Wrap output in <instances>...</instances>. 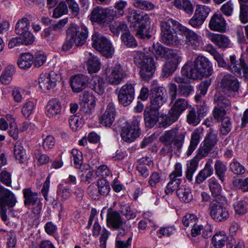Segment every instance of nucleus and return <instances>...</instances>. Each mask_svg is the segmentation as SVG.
<instances>
[{"label":"nucleus","instance_id":"nucleus-33","mask_svg":"<svg viewBox=\"0 0 248 248\" xmlns=\"http://www.w3.org/2000/svg\"><path fill=\"white\" fill-rule=\"evenodd\" d=\"M202 133L201 129H196L191 134L190 145L188 146L186 155H190L196 148L200 141V135Z\"/></svg>","mask_w":248,"mask_h":248},{"label":"nucleus","instance_id":"nucleus-54","mask_svg":"<svg viewBox=\"0 0 248 248\" xmlns=\"http://www.w3.org/2000/svg\"><path fill=\"white\" fill-rule=\"evenodd\" d=\"M133 4L135 7L144 10H152L155 8L153 3L144 0H134Z\"/></svg>","mask_w":248,"mask_h":248},{"label":"nucleus","instance_id":"nucleus-34","mask_svg":"<svg viewBox=\"0 0 248 248\" xmlns=\"http://www.w3.org/2000/svg\"><path fill=\"white\" fill-rule=\"evenodd\" d=\"M173 5L179 10L184 11L189 15H192L194 11V6L190 0H174Z\"/></svg>","mask_w":248,"mask_h":248},{"label":"nucleus","instance_id":"nucleus-64","mask_svg":"<svg viewBox=\"0 0 248 248\" xmlns=\"http://www.w3.org/2000/svg\"><path fill=\"white\" fill-rule=\"evenodd\" d=\"M33 63L34 67H39L42 66L46 62V56L45 53L43 52H37L35 53L33 56Z\"/></svg>","mask_w":248,"mask_h":248},{"label":"nucleus","instance_id":"nucleus-58","mask_svg":"<svg viewBox=\"0 0 248 248\" xmlns=\"http://www.w3.org/2000/svg\"><path fill=\"white\" fill-rule=\"evenodd\" d=\"M127 5V2L125 1L120 0L115 3L114 9H112L114 12V15H112L113 19L114 17H118L122 16L124 14V9Z\"/></svg>","mask_w":248,"mask_h":248},{"label":"nucleus","instance_id":"nucleus-27","mask_svg":"<svg viewBox=\"0 0 248 248\" xmlns=\"http://www.w3.org/2000/svg\"><path fill=\"white\" fill-rule=\"evenodd\" d=\"M88 78L83 75H77L73 77L71 80V86L73 91L79 93L87 86Z\"/></svg>","mask_w":248,"mask_h":248},{"label":"nucleus","instance_id":"nucleus-16","mask_svg":"<svg viewBox=\"0 0 248 248\" xmlns=\"http://www.w3.org/2000/svg\"><path fill=\"white\" fill-rule=\"evenodd\" d=\"M182 165L180 163L176 164L174 170L170 175V181L165 188L166 194H170L175 190H177L180 187L181 180L178 177L182 176Z\"/></svg>","mask_w":248,"mask_h":248},{"label":"nucleus","instance_id":"nucleus-56","mask_svg":"<svg viewBox=\"0 0 248 248\" xmlns=\"http://www.w3.org/2000/svg\"><path fill=\"white\" fill-rule=\"evenodd\" d=\"M220 132L223 135H228L232 129V122L230 117L226 118L220 121Z\"/></svg>","mask_w":248,"mask_h":248},{"label":"nucleus","instance_id":"nucleus-43","mask_svg":"<svg viewBox=\"0 0 248 248\" xmlns=\"http://www.w3.org/2000/svg\"><path fill=\"white\" fill-rule=\"evenodd\" d=\"M92 89L97 94H102L105 91V83L102 78L100 77H94L91 81Z\"/></svg>","mask_w":248,"mask_h":248},{"label":"nucleus","instance_id":"nucleus-36","mask_svg":"<svg viewBox=\"0 0 248 248\" xmlns=\"http://www.w3.org/2000/svg\"><path fill=\"white\" fill-rule=\"evenodd\" d=\"M14 154L16 159L19 163L22 164L26 162L27 156L26 150L20 142L17 141L16 143L14 149Z\"/></svg>","mask_w":248,"mask_h":248},{"label":"nucleus","instance_id":"nucleus-44","mask_svg":"<svg viewBox=\"0 0 248 248\" xmlns=\"http://www.w3.org/2000/svg\"><path fill=\"white\" fill-rule=\"evenodd\" d=\"M215 173L219 179L223 182L225 180V173L227 170L226 165L222 161L217 160L214 165Z\"/></svg>","mask_w":248,"mask_h":248},{"label":"nucleus","instance_id":"nucleus-49","mask_svg":"<svg viewBox=\"0 0 248 248\" xmlns=\"http://www.w3.org/2000/svg\"><path fill=\"white\" fill-rule=\"evenodd\" d=\"M96 186L100 195L107 196L110 191L108 182L104 179H100L97 181Z\"/></svg>","mask_w":248,"mask_h":248},{"label":"nucleus","instance_id":"nucleus-52","mask_svg":"<svg viewBox=\"0 0 248 248\" xmlns=\"http://www.w3.org/2000/svg\"><path fill=\"white\" fill-rule=\"evenodd\" d=\"M109 28L111 31L116 35H119L120 31H122L123 33L128 31L127 30V25L123 22H115L113 24L109 26Z\"/></svg>","mask_w":248,"mask_h":248},{"label":"nucleus","instance_id":"nucleus-28","mask_svg":"<svg viewBox=\"0 0 248 248\" xmlns=\"http://www.w3.org/2000/svg\"><path fill=\"white\" fill-rule=\"evenodd\" d=\"M226 21L220 14H214L209 22L210 29L214 31H224L226 29Z\"/></svg>","mask_w":248,"mask_h":248},{"label":"nucleus","instance_id":"nucleus-63","mask_svg":"<svg viewBox=\"0 0 248 248\" xmlns=\"http://www.w3.org/2000/svg\"><path fill=\"white\" fill-rule=\"evenodd\" d=\"M67 12L68 9L66 4L64 2L62 1L54 9L53 16L55 18H59L62 16L67 14Z\"/></svg>","mask_w":248,"mask_h":248},{"label":"nucleus","instance_id":"nucleus-6","mask_svg":"<svg viewBox=\"0 0 248 248\" xmlns=\"http://www.w3.org/2000/svg\"><path fill=\"white\" fill-rule=\"evenodd\" d=\"M104 74L107 82L112 85H119L127 76L125 71L119 63H116L112 67L107 66L104 70Z\"/></svg>","mask_w":248,"mask_h":248},{"label":"nucleus","instance_id":"nucleus-13","mask_svg":"<svg viewBox=\"0 0 248 248\" xmlns=\"http://www.w3.org/2000/svg\"><path fill=\"white\" fill-rule=\"evenodd\" d=\"M217 131L210 130L205 138L203 144L198 150V157L202 158L206 156L217 144Z\"/></svg>","mask_w":248,"mask_h":248},{"label":"nucleus","instance_id":"nucleus-12","mask_svg":"<svg viewBox=\"0 0 248 248\" xmlns=\"http://www.w3.org/2000/svg\"><path fill=\"white\" fill-rule=\"evenodd\" d=\"M180 34L186 38V43L194 49H198L202 45V40L200 35L194 31L183 26L179 25Z\"/></svg>","mask_w":248,"mask_h":248},{"label":"nucleus","instance_id":"nucleus-60","mask_svg":"<svg viewBox=\"0 0 248 248\" xmlns=\"http://www.w3.org/2000/svg\"><path fill=\"white\" fill-rule=\"evenodd\" d=\"M208 51L217 61L218 66L226 68L227 63L225 62L223 56L216 49L211 48Z\"/></svg>","mask_w":248,"mask_h":248},{"label":"nucleus","instance_id":"nucleus-24","mask_svg":"<svg viewBox=\"0 0 248 248\" xmlns=\"http://www.w3.org/2000/svg\"><path fill=\"white\" fill-rule=\"evenodd\" d=\"M194 61L202 72L203 77H208L212 75L213 69L212 63L207 58L203 56H198Z\"/></svg>","mask_w":248,"mask_h":248},{"label":"nucleus","instance_id":"nucleus-29","mask_svg":"<svg viewBox=\"0 0 248 248\" xmlns=\"http://www.w3.org/2000/svg\"><path fill=\"white\" fill-rule=\"evenodd\" d=\"M150 49V48H149ZM157 59L165 57L166 59L176 53L174 50L165 47L159 44H154L152 49L150 50Z\"/></svg>","mask_w":248,"mask_h":248},{"label":"nucleus","instance_id":"nucleus-22","mask_svg":"<svg viewBox=\"0 0 248 248\" xmlns=\"http://www.w3.org/2000/svg\"><path fill=\"white\" fill-rule=\"evenodd\" d=\"M207 38L218 48L225 49L231 47V41L227 36L209 32L207 34Z\"/></svg>","mask_w":248,"mask_h":248},{"label":"nucleus","instance_id":"nucleus-47","mask_svg":"<svg viewBox=\"0 0 248 248\" xmlns=\"http://www.w3.org/2000/svg\"><path fill=\"white\" fill-rule=\"evenodd\" d=\"M214 102L216 106L227 108L231 105V101L220 93L216 94L214 97Z\"/></svg>","mask_w":248,"mask_h":248},{"label":"nucleus","instance_id":"nucleus-30","mask_svg":"<svg viewBox=\"0 0 248 248\" xmlns=\"http://www.w3.org/2000/svg\"><path fill=\"white\" fill-rule=\"evenodd\" d=\"M107 223L108 226L118 229L122 226L123 221L118 212L109 211L107 214Z\"/></svg>","mask_w":248,"mask_h":248},{"label":"nucleus","instance_id":"nucleus-4","mask_svg":"<svg viewBox=\"0 0 248 248\" xmlns=\"http://www.w3.org/2000/svg\"><path fill=\"white\" fill-rule=\"evenodd\" d=\"M141 119V116L134 117L131 123H127L122 127L121 136L124 141L131 143L140 136L139 124Z\"/></svg>","mask_w":248,"mask_h":248},{"label":"nucleus","instance_id":"nucleus-23","mask_svg":"<svg viewBox=\"0 0 248 248\" xmlns=\"http://www.w3.org/2000/svg\"><path fill=\"white\" fill-rule=\"evenodd\" d=\"M62 105L60 102L56 98L49 100L46 106V114L50 118H55L62 112Z\"/></svg>","mask_w":248,"mask_h":248},{"label":"nucleus","instance_id":"nucleus-53","mask_svg":"<svg viewBox=\"0 0 248 248\" xmlns=\"http://www.w3.org/2000/svg\"><path fill=\"white\" fill-rule=\"evenodd\" d=\"M122 40L128 47H135L137 46V43L134 36L129 32H124L121 36Z\"/></svg>","mask_w":248,"mask_h":248},{"label":"nucleus","instance_id":"nucleus-42","mask_svg":"<svg viewBox=\"0 0 248 248\" xmlns=\"http://www.w3.org/2000/svg\"><path fill=\"white\" fill-rule=\"evenodd\" d=\"M33 58V56L29 53L22 54L17 62L19 67L23 69L30 68L32 64Z\"/></svg>","mask_w":248,"mask_h":248},{"label":"nucleus","instance_id":"nucleus-21","mask_svg":"<svg viewBox=\"0 0 248 248\" xmlns=\"http://www.w3.org/2000/svg\"><path fill=\"white\" fill-rule=\"evenodd\" d=\"M167 59L168 61L164 64L162 68V76L164 77H169L175 71L181 61V57L177 53H175Z\"/></svg>","mask_w":248,"mask_h":248},{"label":"nucleus","instance_id":"nucleus-59","mask_svg":"<svg viewBox=\"0 0 248 248\" xmlns=\"http://www.w3.org/2000/svg\"><path fill=\"white\" fill-rule=\"evenodd\" d=\"M231 171L236 175H242L245 172V168L236 160L232 162L230 165Z\"/></svg>","mask_w":248,"mask_h":248},{"label":"nucleus","instance_id":"nucleus-40","mask_svg":"<svg viewBox=\"0 0 248 248\" xmlns=\"http://www.w3.org/2000/svg\"><path fill=\"white\" fill-rule=\"evenodd\" d=\"M15 72V67L14 65H8L2 72L0 76V81L3 84H9L12 79V76Z\"/></svg>","mask_w":248,"mask_h":248},{"label":"nucleus","instance_id":"nucleus-9","mask_svg":"<svg viewBox=\"0 0 248 248\" xmlns=\"http://www.w3.org/2000/svg\"><path fill=\"white\" fill-rule=\"evenodd\" d=\"M185 133H180L177 128H173L166 131L160 138L163 144H173L178 150H180L184 143Z\"/></svg>","mask_w":248,"mask_h":248},{"label":"nucleus","instance_id":"nucleus-55","mask_svg":"<svg viewBox=\"0 0 248 248\" xmlns=\"http://www.w3.org/2000/svg\"><path fill=\"white\" fill-rule=\"evenodd\" d=\"M136 35L142 39H149L151 37L150 32V28L147 25L140 24L137 30Z\"/></svg>","mask_w":248,"mask_h":248},{"label":"nucleus","instance_id":"nucleus-11","mask_svg":"<svg viewBox=\"0 0 248 248\" xmlns=\"http://www.w3.org/2000/svg\"><path fill=\"white\" fill-rule=\"evenodd\" d=\"M23 195L24 198V204L28 208L31 206L32 212L35 214L40 213L42 209V203L38 198V193L33 192L31 188H26L23 189Z\"/></svg>","mask_w":248,"mask_h":248},{"label":"nucleus","instance_id":"nucleus-2","mask_svg":"<svg viewBox=\"0 0 248 248\" xmlns=\"http://www.w3.org/2000/svg\"><path fill=\"white\" fill-rule=\"evenodd\" d=\"M134 58L135 62L140 67L141 76L145 79L150 78L155 69L153 57L146 55L144 53L137 52Z\"/></svg>","mask_w":248,"mask_h":248},{"label":"nucleus","instance_id":"nucleus-37","mask_svg":"<svg viewBox=\"0 0 248 248\" xmlns=\"http://www.w3.org/2000/svg\"><path fill=\"white\" fill-rule=\"evenodd\" d=\"M208 186L212 196L220 200L222 187L218 181L215 177L211 178L208 180Z\"/></svg>","mask_w":248,"mask_h":248},{"label":"nucleus","instance_id":"nucleus-61","mask_svg":"<svg viewBox=\"0 0 248 248\" xmlns=\"http://www.w3.org/2000/svg\"><path fill=\"white\" fill-rule=\"evenodd\" d=\"M232 184L233 186L244 192L248 191V177L245 179H234Z\"/></svg>","mask_w":248,"mask_h":248},{"label":"nucleus","instance_id":"nucleus-18","mask_svg":"<svg viewBox=\"0 0 248 248\" xmlns=\"http://www.w3.org/2000/svg\"><path fill=\"white\" fill-rule=\"evenodd\" d=\"M59 79V76L54 72L49 74L41 75L39 78L40 87L45 92L54 88Z\"/></svg>","mask_w":248,"mask_h":248},{"label":"nucleus","instance_id":"nucleus-1","mask_svg":"<svg viewBox=\"0 0 248 248\" xmlns=\"http://www.w3.org/2000/svg\"><path fill=\"white\" fill-rule=\"evenodd\" d=\"M169 95L170 103H174L169 111L168 116L163 122L159 123V126L164 128H166L176 122L188 107V102L185 99L179 98L176 99L177 86L175 84L170 83L169 84Z\"/></svg>","mask_w":248,"mask_h":248},{"label":"nucleus","instance_id":"nucleus-35","mask_svg":"<svg viewBox=\"0 0 248 248\" xmlns=\"http://www.w3.org/2000/svg\"><path fill=\"white\" fill-rule=\"evenodd\" d=\"M176 193L179 199L184 202H189L193 199L191 189L185 186H180L177 190Z\"/></svg>","mask_w":248,"mask_h":248},{"label":"nucleus","instance_id":"nucleus-39","mask_svg":"<svg viewBox=\"0 0 248 248\" xmlns=\"http://www.w3.org/2000/svg\"><path fill=\"white\" fill-rule=\"evenodd\" d=\"M228 240L224 232H219L216 233L212 237V243L215 248H222L225 245Z\"/></svg>","mask_w":248,"mask_h":248},{"label":"nucleus","instance_id":"nucleus-46","mask_svg":"<svg viewBox=\"0 0 248 248\" xmlns=\"http://www.w3.org/2000/svg\"><path fill=\"white\" fill-rule=\"evenodd\" d=\"M179 25H182L178 21L172 19H168L161 23V33L168 32L173 31L172 26H176L179 31Z\"/></svg>","mask_w":248,"mask_h":248},{"label":"nucleus","instance_id":"nucleus-45","mask_svg":"<svg viewBox=\"0 0 248 248\" xmlns=\"http://www.w3.org/2000/svg\"><path fill=\"white\" fill-rule=\"evenodd\" d=\"M30 22L26 17H23L19 20L16 24L15 31L17 34H22L29 31Z\"/></svg>","mask_w":248,"mask_h":248},{"label":"nucleus","instance_id":"nucleus-8","mask_svg":"<svg viewBox=\"0 0 248 248\" xmlns=\"http://www.w3.org/2000/svg\"><path fill=\"white\" fill-rule=\"evenodd\" d=\"M113 15H114V12L112 9L97 6L93 9L89 17L92 22H96L104 26L109 24L113 19L112 16Z\"/></svg>","mask_w":248,"mask_h":248},{"label":"nucleus","instance_id":"nucleus-41","mask_svg":"<svg viewBox=\"0 0 248 248\" xmlns=\"http://www.w3.org/2000/svg\"><path fill=\"white\" fill-rule=\"evenodd\" d=\"M206 110L202 113L200 110L198 111V114L197 115L194 109L189 110L186 116V121L189 124L193 126L198 125L201 121V117H203L206 113Z\"/></svg>","mask_w":248,"mask_h":248},{"label":"nucleus","instance_id":"nucleus-17","mask_svg":"<svg viewBox=\"0 0 248 248\" xmlns=\"http://www.w3.org/2000/svg\"><path fill=\"white\" fill-rule=\"evenodd\" d=\"M221 86L224 92L229 96H233L239 88V83L235 77L231 74L224 75L221 80Z\"/></svg>","mask_w":248,"mask_h":248},{"label":"nucleus","instance_id":"nucleus-50","mask_svg":"<svg viewBox=\"0 0 248 248\" xmlns=\"http://www.w3.org/2000/svg\"><path fill=\"white\" fill-rule=\"evenodd\" d=\"M84 123L82 118L76 115L71 116L69 119V124L73 131H78L80 129Z\"/></svg>","mask_w":248,"mask_h":248},{"label":"nucleus","instance_id":"nucleus-62","mask_svg":"<svg viewBox=\"0 0 248 248\" xmlns=\"http://www.w3.org/2000/svg\"><path fill=\"white\" fill-rule=\"evenodd\" d=\"M198 218L192 214H187L183 218L182 223L186 227L194 226L197 223Z\"/></svg>","mask_w":248,"mask_h":248},{"label":"nucleus","instance_id":"nucleus-20","mask_svg":"<svg viewBox=\"0 0 248 248\" xmlns=\"http://www.w3.org/2000/svg\"><path fill=\"white\" fill-rule=\"evenodd\" d=\"M80 100L84 103L82 108V111L84 113L83 117L88 119L92 114L95 105V97L88 92H84L80 96Z\"/></svg>","mask_w":248,"mask_h":248},{"label":"nucleus","instance_id":"nucleus-3","mask_svg":"<svg viewBox=\"0 0 248 248\" xmlns=\"http://www.w3.org/2000/svg\"><path fill=\"white\" fill-rule=\"evenodd\" d=\"M224 200L225 197H221L219 201L215 199L209 204L208 210L210 216L216 222H223L229 217L228 210L222 202Z\"/></svg>","mask_w":248,"mask_h":248},{"label":"nucleus","instance_id":"nucleus-10","mask_svg":"<svg viewBox=\"0 0 248 248\" xmlns=\"http://www.w3.org/2000/svg\"><path fill=\"white\" fill-rule=\"evenodd\" d=\"M66 33L75 42L76 46L84 45L88 37V31L84 25L80 26H72L70 27L66 31Z\"/></svg>","mask_w":248,"mask_h":248},{"label":"nucleus","instance_id":"nucleus-14","mask_svg":"<svg viewBox=\"0 0 248 248\" xmlns=\"http://www.w3.org/2000/svg\"><path fill=\"white\" fill-rule=\"evenodd\" d=\"M119 102L124 106L130 104L134 98L135 90L134 85L126 83L121 88L116 90Z\"/></svg>","mask_w":248,"mask_h":248},{"label":"nucleus","instance_id":"nucleus-19","mask_svg":"<svg viewBox=\"0 0 248 248\" xmlns=\"http://www.w3.org/2000/svg\"><path fill=\"white\" fill-rule=\"evenodd\" d=\"M181 73L183 76L195 80L204 77L194 61L187 62L182 67Z\"/></svg>","mask_w":248,"mask_h":248},{"label":"nucleus","instance_id":"nucleus-48","mask_svg":"<svg viewBox=\"0 0 248 248\" xmlns=\"http://www.w3.org/2000/svg\"><path fill=\"white\" fill-rule=\"evenodd\" d=\"M227 109L223 107H218L215 106L212 111V115L214 119L217 122H220V121L224 120L226 118L229 117L227 116Z\"/></svg>","mask_w":248,"mask_h":248},{"label":"nucleus","instance_id":"nucleus-32","mask_svg":"<svg viewBox=\"0 0 248 248\" xmlns=\"http://www.w3.org/2000/svg\"><path fill=\"white\" fill-rule=\"evenodd\" d=\"M90 57L87 62V70L89 73L93 74L97 72L100 69L101 63L96 56L88 53Z\"/></svg>","mask_w":248,"mask_h":248},{"label":"nucleus","instance_id":"nucleus-38","mask_svg":"<svg viewBox=\"0 0 248 248\" xmlns=\"http://www.w3.org/2000/svg\"><path fill=\"white\" fill-rule=\"evenodd\" d=\"M163 42L167 45L177 46L180 44V40L175 33L172 31L161 33Z\"/></svg>","mask_w":248,"mask_h":248},{"label":"nucleus","instance_id":"nucleus-31","mask_svg":"<svg viewBox=\"0 0 248 248\" xmlns=\"http://www.w3.org/2000/svg\"><path fill=\"white\" fill-rule=\"evenodd\" d=\"M229 63L227 64L226 68L232 72L236 76H242V73L241 69L242 66L241 65V60H244L241 58L239 60V62L236 60V56L234 55H230L229 57Z\"/></svg>","mask_w":248,"mask_h":248},{"label":"nucleus","instance_id":"nucleus-5","mask_svg":"<svg viewBox=\"0 0 248 248\" xmlns=\"http://www.w3.org/2000/svg\"><path fill=\"white\" fill-rule=\"evenodd\" d=\"M93 46L103 56L107 58H112L115 50L111 42L106 37L98 33L92 36Z\"/></svg>","mask_w":248,"mask_h":248},{"label":"nucleus","instance_id":"nucleus-25","mask_svg":"<svg viewBox=\"0 0 248 248\" xmlns=\"http://www.w3.org/2000/svg\"><path fill=\"white\" fill-rule=\"evenodd\" d=\"M116 115V110L113 103L108 104L104 113L100 118V123L102 125L110 127L113 123Z\"/></svg>","mask_w":248,"mask_h":248},{"label":"nucleus","instance_id":"nucleus-26","mask_svg":"<svg viewBox=\"0 0 248 248\" xmlns=\"http://www.w3.org/2000/svg\"><path fill=\"white\" fill-rule=\"evenodd\" d=\"M158 109L151 107L146 108L144 112L145 124L146 127H153L158 120Z\"/></svg>","mask_w":248,"mask_h":248},{"label":"nucleus","instance_id":"nucleus-57","mask_svg":"<svg viewBox=\"0 0 248 248\" xmlns=\"http://www.w3.org/2000/svg\"><path fill=\"white\" fill-rule=\"evenodd\" d=\"M233 206L235 213L240 216L247 213L248 209V204L244 201L236 202L233 203Z\"/></svg>","mask_w":248,"mask_h":248},{"label":"nucleus","instance_id":"nucleus-51","mask_svg":"<svg viewBox=\"0 0 248 248\" xmlns=\"http://www.w3.org/2000/svg\"><path fill=\"white\" fill-rule=\"evenodd\" d=\"M198 165V160L196 158L191 160L190 163L187 164L186 177L189 181H192L193 174L197 170Z\"/></svg>","mask_w":248,"mask_h":248},{"label":"nucleus","instance_id":"nucleus-7","mask_svg":"<svg viewBox=\"0 0 248 248\" xmlns=\"http://www.w3.org/2000/svg\"><path fill=\"white\" fill-rule=\"evenodd\" d=\"M16 202L14 193L2 186H0V215L2 219L7 220L6 206L14 207Z\"/></svg>","mask_w":248,"mask_h":248},{"label":"nucleus","instance_id":"nucleus-15","mask_svg":"<svg viewBox=\"0 0 248 248\" xmlns=\"http://www.w3.org/2000/svg\"><path fill=\"white\" fill-rule=\"evenodd\" d=\"M150 101L153 108L159 109L167 101L166 90L161 86H155L151 90Z\"/></svg>","mask_w":248,"mask_h":248}]
</instances>
